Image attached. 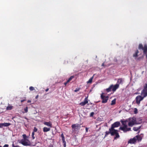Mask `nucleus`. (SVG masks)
I'll list each match as a JSON object with an SVG mask.
<instances>
[{"label":"nucleus","mask_w":147,"mask_h":147,"mask_svg":"<svg viewBox=\"0 0 147 147\" xmlns=\"http://www.w3.org/2000/svg\"><path fill=\"white\" fill-rule=\"evenodd\" d=\"M121 123L123 126L120 127L119 129L121 130L124 133L131 130V128L130 127H128L127 124L129 127H132L135 124L136 122L135 118L130 117L125 121H121Z\"/></svg>","instance_id":"f257e3e1"},{"label":"nucleus","mask_w":147,"mask_h":147,"mask_svg":"<svg viewBox=\"0 0 147 147\" xmlns=\"http://www.w3.org/2000/svg\"><path fill=\"white\" fill-rule=\"evenodd\" d=\"M142 138L141 136L139 135H137L134 137L133 138H131L128 141V143L130 144H134L137 141L138 142L141 141L142 140Z\"/></svg>","instance_id":"f03ea898"},{"label":"nucleus","mask_w":147,"mask_h":147,"mask_svg":"<svg viewBox=\"0 0 147 147\" xmlns=\"http://www.w3.org/2000/svg\"><path fill=\"white\" fill-rule=\"evenodd\" d=\"M19 143L24 146H30L31 145L30 142L28 139L21 140L19 142Z\"/></svg>","instance_id":"7ed1b4c3"},{"label":"nucleus","mask_w":147,"mask_h":147,"mask_svg":"<svg viewBox=\"0 0 147 147\" xmlns=\"http://www.w3.org/2000/svg\"><path fill=\"white\" fill-rule=\"evenodd\" d=\"M138 49H142L143 51L144 54H146L147 53V44H145L143 47L142 45L140 44L139 45Z\"/></svg>","instance_id":"20e7f679"},{"label":"nucleus","mask_w":147,"mask_h":147,"mask_svg":"<svg viewBox=\"0 0 147 147\" xmlns=\"http://www.w3.org/2000/svg\"><path fill=\"white\" fill-rule=\"evenodd\" d=\"M104 93L101 94L100 97L101 99L102 100V103H106L107 102L109 99V97L108 96H105L103 95Z\"/></svg>","instance_id":"39448f33"},{"label":"nucleus","mask_w":147,"mask_h":147,"mask_svg":"<svg viewBox=\"0 0 147 147\" xmlns=\"http://www.w3.org/2000/svg\"><path fill=\"white\" fill-rule=\"evenodd\" d=\"M120 124V123L119 121H117L113 123L111 126V128L113 130V131H116L117 130L115 129L114 128L115 127H119Z\"/></svg>","instance_id":"423d86ee"},{"label":"nucleus","mask_w":147,"mask_h":147,"mask_svg":"<svg viewBox=\"0 0 147 147\" xmlns=\"http://www.w3.org/2000/svg\"><path fill=\"white\" fill-rule=\"evenodd\" d=\"M144 98V96H142L140 95L137 96L136 98V103L138 105H139L140 103V101L143 100Z\"/></svg>","instance_id":"0eeeda50"},{"label":"nucleus","mask_w":147,"mask_h":147,"mask_svg":"<svg viewBox=\"0 0 147 147\" xmlns=\"http://www.w3.org/2000/svg\"><path fill=\"white\" fill-rule=\"evenodd\" d=\"M72 128L73 130H76V129H79L81 127L80 125L78 124H76L72 125Z\"/></svg>","instance_id":"6e6552de"},{"label":"nucleus","mask_w":147,"mask_h":147,"mask_svg":"<svg viewBox=\"0 0 147 147\" xmlns=\"http://www.w3.org/2000/svg\"><path fill=\"white\" fill-rule=\"evenodd\" d=\"M109 131H106L105 132V137H106L109 134H110L112 136H113V130L112 129H111V128L109 129Z\"/></svg>","instance_id":"1a4fd4ad"},{"label":"nucleus","mask_w":147,"mask_h":147,"mask_svg":"<svg viewBox=\"0 0 147 147\" xmlns=\"http://www.w3.org/2000/svg\"><path fill=\"white\" fill-rule=\"evenodd\" d=\"M88 96L84 99V101L80 103V105L82 106H84L88 102Z\"/></svg>","instance_id":"9d476101"},{"label":"nucleus","mask_w":147,"mask_h":147,"mask_svg":"<svg viewBox=\"0 0 147 147\" xmlns=\"http://www.w3.org/2000/svg\"><path fill=\"white\" fill-rule=\"evenodd\" d=\"M141 95L144 97L147 96V89H144L142 90Z\"/></svg>","instance_id":"9b49d317"},{"label":"nucleus","mask_w":147,"mask_h":147,"mask_svg":"<svg viewBox=\"0 0 147 147\" xmlns=\"http://www.w3.org/2000/svg\"><path fill=\"white\" fill-rule=\"evenodd\" d=\"M113 135H115V136L114 138V139H116L117 138H118L119 137V136L118 133V131L116 130V131H113Z\"/></svg>","instance_id":"f8f14e48"},{"label":"nucleus","mask_w":147,"mask_h":147,"mask_svg":"<svg viewBox=\"0 0 147 147\" xmlns=\"http://www.w3.org/2000/svg\"><path fill=\"white\" fill-rule=\"evenodd\" d=\"M119 86L117 84H115V85L113 86H113H112V90L113 92L115 91L119 87Z\"/></svg>","instance_id":"ddd939ff"},{"label":"nucleus","mask_w":147,"mask_h":147,"mask_svg":"<svg viewBox=\"0 0 147 147\" xmlns=\"http://www.w3.org/2000/svg\"><path fill=\"white\" fill-rule=\"evenodd\" d=\"M61 136L62 138V140L63 141V146H65L66 144V142L65 140V137L63 134L62 133L61 135Z\"/></svg>","instance_id":"4468645a"},{"label":"nucleus","mask_w":147,"mask_h":147,"mask_svg":"<svg viewBox=\"0 0 147 147\" xmlns=\"http://www.w3.org/2000/svg\"><path fill=\"white\" fill-rule=\"evenodd\" d=\"M37 131V128L36 127H34L33 131L32 133V137L33 139H34L35 138V137L34 136V132Z\"/></svg>","instance_id":"2eb2a0df"},{"label":"nucleus","mask_w":147,"mask_h":147,"mask_svg":"<svg viewBox=\"0 0 147 147\" xmlns=\"http://www.w3.org/2000/svg\"><path fill=\"white\" fill-rule=\"evenodd\" d=\"M44 124L45 125L51 127H52V124L51 122H46L44 123Z\"/></svg>","instance_id":"dca6fc26"},{"label":"nucleus","mask_w":147,"mask_h":147,"mask_svg":"<svg viewBox=\"0 0 147 147\" xmlns=\"http://www.w3.org/2000/svg\"><path fill=\"white\" fill-rule=\"evenodd\" d=\"M2 127L3 126H4V127H7V126H9L11 124V123H2Z\"/></svg>","instance_id":"f3484780"},{"label":"nucleus","mask_w":147,"mask_h":147,"mask_svg":"<svg viewBox=\"0 0 147 147\" xmlns=\"http://www.w3.org/2000/svg\"><path fill=\"white\" fill-rule=\"evenodd\" d=\"M122 79L121 78L118 79L117 83V84L119 86L120 84H121L122 82Z\"/></svg>","instance_id":"a211bd4d"},{"label":"nucleus","mask_w":147,"mask_h":147,"mask_svg":"<svg viewBox=\"0 0 147 147\" xmlns=\"http://www.w3.org/2000/svg\"><path fill=\"white\" fill-rule=\"evenodd\" d=\"M50 130V128H47L46 127H45L43 128V131L44 132H47L49 131Z\"/></svg>","instance_id":"6ab92c4d"},{"label":"nucleus","mask_w":147,"mask_h":147,"mask_svg":"<svg viewBox=\"0 0 147 147\" xmlns=\"http://www.w3.org/2000/svg\"><path fill=\"white\" fill-rule=\"evenodd\" d=\"M112 86H113V85H111L108 88L106 89V90L107 92H110L111 91V89L112 88Z\"/></svg>","instance_id":"aec40b11"},{"label":"nucleus","mask_w":147,"mask_h":147,"mask_svg":"<svg viewBox=\"0 0 147 147\" xmlns=\"http://www.w3.org/2000/svg\"><path fill=\"white\" fill-rule=\"evenodd\" d=\"M139 53V51L138 50L136 51L135 53L133 55V57H134L136 58L138 56V53Z\"/></svg>","instance_id":"412c9836"},{"label":"nucleus","mask_w":147,"mask_h":147,"mask_svg":"<svg viewBox=\"0 0 147 147\" xmlns=\"http://www.w3.org/2000/svg\"><path fill=\"white\" fill-rule=\"evenodd\" d=\"M141 128V126L138 127H134L133 128V129L134 131H137L139 129Z\"/></svg>","instance_id":"4be33fe9"},{"label":"nucleus","mask_w":147,"mask_h":147,"mask_svg":"<svg viewBox=\"0 0 147 147\" xmlns=\"http://www.w3.org/2000/svg\"><path fill=\"white\" fill-rule=\"evenodd\" d=\"M116 99H114L113 100H112L111 101V105H114L116 103Z\"/></svg>","instance_id":"5701e85b"},{"label":"nucleus","mask_w":147,"mask_h":147,"mask_svg":"<svg viewBox=\"0 0 147 147\" xmlns=\"http://www.w3.org/2000/svg\"><path fill=\"white\" fill-rule=\"evenodd\" d=\"M93 78V76L90 78L88 81L87 82V83H91L92 82V79Z\"/></svg>","instance_id":"b1692460"},{"label":"nucleus","mask_w":147,"mask_h":147,"mask_svg":"<svg viewBox=\"0 0 147 147\" xmlns=\"http://www.w3.org/2000/svg\"><path fill=\"white\" fill-rule=\"evenodd\" d=\"M13 106H8L6 108L7 110H11L12 109Z\"/></svg>","instance_id":"393cba45"},{"label":"nucleus","mask_w":147,"mask_h":147,"mask_svg":"<svg viewBox=\"0 0 147 147\" xmlns=\"http://www.w3.org/2000/svg\"><path fill=\"white\" fill-rule=\"evenodd\" d=\"M23 137V138L22 139V140H25L27 139L28 138V137L26 136V134H23L22 135Z\"/></svg>","instance_id":"a878e982"},{"label":"nucleus","mask_w":147,"mask_h":147,"mask_svg":"<svg viewBox=\"0 0 147 147\" xmlns=\"http://www.w3.org/2000/svg\"><path fill=\"white\" fill-rule=\"evenodd\" d=\"M74 76H71L67 80V82H69V81H70L74 78Z\"/></svg>","instance_id":"bb28decb"},{"label":"nucleus","mask_w":147,"mask_h":147,"mask_svg":"<svg viewBox=\"0 0 147 147\" xmlns=\"http://www.w3.org/2000/svg\"><path fill=\"white\" fill-rule=\"evenodd\" d=\"M29 89L30 91H32L34 90V87H32V86L30 87L29 88Z\"/></svg>","instance_id":"cd10ccee"},{"label":"nucleus","mask_w":147,"mask_h":147,"mask_svg":"<svg viewBox=\"0 0 147 147\" xmlns=\"http://www.w3.org/2000/svg\"><path fill=\"white\" fill-rule=\"evenodd\" d=\"M24 110L25 111V113H27L28 111V108L27 107H26L24 109Z\"/></svg>","instance_id":"c85d7f7f"},{"label":"nucleus","mask_w":147,"mask_h":147,"mask_svg":"<svg viewBox=\"0 0 147 147\" xmlns=\"http://www.w3.org/2000/svg\"><path fill=\"white\" fill-rule=\"evenodd\" d=\"M144 89H147V83H146L144 86Z\"/></svg>","instance_id":"c756f323"},{"label":"nucleus","mask_w":147,"mask_h":147,"mask_svg":"<svg viewBox=\"0 0 147 147\" xmlns=\"http://www.w3.org/2000/svg\"><path fill=\"white\" fill-rule=\"evenodd\" d=\"M94 112H92L91 113L90 115V117H92L93 115H94Z\"/></svg>","instance_id":"7c9ffc66"},{"label":"nucleus","mask_w":147,"mask_h":147,"mask_svg":"<svg viewBox=\"0 0 147 147\" xmlns=\"http://www.w3.org/2000/svg\"><path fill=\"white\" fill-rule=\"evenodd\" d=\"M134 109H135V111H134V113H135L136 114V113H138V110H137V109L136 108H135Z\"/></svg>","instance_id":"2f4dec72"},{"label":"nucleus","mask_w":147,"mask_h":147,"mask_svg":"<svg viewBox=\"0 0 147 147\" xmlns=\"http://www.w3.org/2000/svg\"><path fill=\"white\" fill-rule=\"evenodd\" d=\"M79 89H77V88H76L74 90V91L75 92H78V91H79Z\"/></svg>","instance_id":"473e14b6"},{"label":"nucleus","mask_w":147,"mask_h":147,"mask_svg":"<svg viewBox=\"0 0 147 147\" xmlns=\"http://www.w3.org/2000/svg\"><path fill=\"white\" fill-rule=\"evenodd\" d=\"M26 100V99L25 98L23 100H21V102H24V101H25Z\"/></svg>","instance_id":"72a5a7b5"},{"label":"nucleus","mask_w":147,"mask_h":147,"mask_svg":"<svg viewBox=\"0 0 147 147\" xmlns=\"http://www.w3.org/2000/svg\"><path fill=\"white\" fill-rule=\"evenodd\" d=\"M68 82H67V81L66 82L64 83V84L65 86H66L67 85V84Z\"/></svg>","instance_id":"f704fd0d"},{"label":"nucleus","mask_w":147,"mask_h":147,"mask_svg":"<svg viewBox=\"0 0 147 147\" xmlns=\"http://www.w3.org/2000/svg\"><path fill=\"white\" fill-rule=\"evenodd\" d=\"M102 66H103V67H105V66H106V65H105L104 63H103L102 64Z\"/></svg>","instance_id":"c9c22d12"},{"label":"nucleus","mask_w":147,"mask_h":147,"mask_svg":"<svg viewBox=\"0 0 147 147\" xmlns=\"http://www.w3.org/2000/svg\"><path fill=\"white\" fill-rule=\"evenodd\" d=\"M2 123H0V128H2Z\"/></svg>","instance_id":"e433bc0d"},{"label":"nucleus","mask_w":147,"mask_h":147,"mask_svg":"<svg viewBox=\"0 0 147 147\" xmlns=\"http://www.w3.org/2000/svg\"><path fill=\"white\" fill-rule=\"evenodd\" d=\"M88 128L87 127L86 128V131L87 132L88 131Z\"/></svg>","instance_id":"4c0bfd02"},{"label":"nucleus","mask_w":147,"mask_h":147,"mask_svg":"<svg viewBox=\"0 0 147 147\" xmlns=\"http://www.w3.org/2000/svg\"><path fill=\"white\" fill-rule=\"evenodd\" d=\"M12 147H16V146H15L14 144H12Z\"/></svg>","instance_id":"58836bf2"},{"label":"nucleus","mask_w":147,"mask_h":147,"mask_svg":"<svg viewBox=\"0 0 147 147\" xmlns=\"http://www.w3.org/2000/svg\"><path fill=\"white\" fill-rule=\"evenodd\" d=\"M49 90V89L48 88H47V89L46 90H45V91L46 92H47Z\"/></svg>","instance_id":"ea45409f"},{"label":"nucleus","mask_w":147,"mask_h":147,"mask_svg":"<svg viewBox=\"0 0 147 147\" xmlns=\"http://www.w3.org/2000/svg\"><path fill=\"white\" fill-rule=\"evenodd\" d=\"M114 60L116 62L117 61V60L116 59H114Z\"/></svg>","instance_id":"a19ab883"},{"label":"nucleus","mask_w":147,"mask_h":147,"mask_svg":"<svg viewBox=\"0 0 147 147\" xmlns=\"http://www.w3.org/2000/svg\"><path fill=\"white\" fill-rule=\"evenodd\" d=\"M146 58L147 59V54L146 55Z\"/></svg>","instance_id":"79ce46f5"},{"label":"nucleus","mask_w":147,"mask_h":147,"mask_svg":"<svg viewBox=\"0 0 147 147\" xmlns=\"http://www.w3.org/2000/svg\"><path fill=\"white\" fill-rule=\"evenodd\" d=\"M66 144H65V146H64V147H66Z\"/></svg>","instance_id":"37998d69"},{"label":"nucleus","mask_w":147,"mask_h":147,"mask_svg":"<svg viewBox=\"0 0 147 147\" xmlns=\"http://www.w3.org/2000/svg\"><path fill=\"white\" fill-rule=\"evenodd\" d=\"M35 98H37V96H36L35 97Z\"/></svg>","instance_id":"c03bdc74"},{"label":"nucleus","mask_w":147,"mask_h":147,"mask_svg":"<svg viewBox=\"0 0 147 147\" xmlns=\"http://www.w3.org/2000/svg\"><path fill=\"white\" fill-rule=\"evenodd\" d=\"M0 147H2L1 146H0Z\"/></svg>","instance_id":"a18cd8bd"},{"label":"nucleus","mask_w":147,"mask_h":147,"mask_svg":"<svg viewBox=\"0 0 147 147\" xmlns=\"http://www.w3.org/2000/svg\"><path fill=\"white\" fill-rule=\"evenodd\" d=\"M131 147H133V146H131Z\"/></svg>","instance_id":"49530a36"}]
</instances>
